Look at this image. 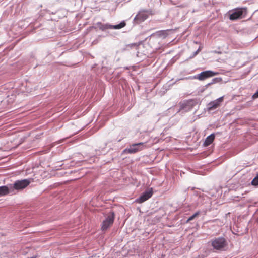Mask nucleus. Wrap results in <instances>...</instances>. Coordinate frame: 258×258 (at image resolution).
Wrapping results in <instances>:
<instances>
[{"label":"nucleus","instance_id":"f257e3e1","mask_svg":"<svg viewBox=\"0 0 258 258\" xmlns=\"http://www.w3.org/2000/svg\"><path fill=\"white\" fill-rule=\"evenodd\" d=\"M152 14V11L150 9H141L133 19L135 24H139L147 19Z\"/></svg>","mask_w":258,"mask_h":258},{"label":"nucleus","instance_id":"f03ea898","mask_svg":"<svg viewBox=\"0 0 258 258\" xmlns=\"http://www.w3.org/2000/svg\"><path fill=\"white\" fill-rule=\"evenodd\" d=\"M227 245V240L223 236L216 237L211 240V245L216 250H223Z\"/></svg>","mask_w":258,"mask_h":258},{"label":"nucleus","instance_id":"7ed1b4c3","mask_svg":"<svg viewBox=\"0 0 258 258\" xmlns=\"http://www.w3.org/2000/svg\"><path fill=\"white\" fill-rule=\"evenodd\" d=\"M199 102L196 99H190L184 101L180 104V108L177 112L182 111V113L189 111L195 106L198 105Z\"/></svg>","mask_w":258,"mask_h":258},{"label":"nucleus","instance_id":"20e7f679","mask_svg":"<svg viewBox=\"0 0 258 258\" xmlns=\"http://www.w3.org/2000/svg\"><path fill=\"white\" fill-rule=\"evenodd\" d=\"M31 179H25L22 180H18L15 181L13 184H10L12 186L13 193H14L15 190H22L26 188L31 183Z\"/></svg>","mask_w":258,"mask_h":258},{"label":"nucleus","instance_id":"39448f33","mask_svg":"<svg viewBox=\"0 0 258 258\" xmlns=\"http://www.w3.org/2000/svg\"><path fill=\"white\" fill-rule=\"evenodd\" d=\"M97 26L101 31H105L107 29H120L126 25L125 21H122L119 24L116 25H111L108 23L104 24L101 22H97Z\"/></svg>","mask_w":258,"mask_h":258},{"label":"nucleus","instance_id":"423d86ee","mask_svg":"<svg viewBox=\"0 0 258 258\" xmlns=\"http://www.w3.org/2000/svg\"><path fill=\"white\" fill-rule=\"evenodd\" d=\"M145 145L143 142L133 144L128 148L125 149L123 152L128 154H134L145 148Z\"/></svg>","mask_w":258,"mask_h":258},{"label":"nucleus","instance_id":"0eeeda50","mask_svg":"<svg viewBox=\"0 0 258 258\" xmlns=\"http://www.w3.org/2000/svg\"><path fill=\"white\" fill-rule=\"evenodd\" d=\"M219 74L218 72H214L211 70L203 71L199 74L195 76L194 78L198 79L200 81H203L208 78L212 77L214 76Z\"/></svg>","mask_w":258,"mask_h":258},{"label":"nucleus","instance_id":"6e6552de","mask_svg":"<svg viewBox=\"0 0 258 258\" xmlns=\"http://www.w3.org/2000/svg\"><path fill=\"white\" fill-rule=\"evenodd\" d=\"M114 220V212H111L106 217L105 220L103 221L101 230L102 231L106 230L113 223Z\"/></svg>","mask_w":258,"mask_h":258},{"label":"nucleus","instance_id":"1a4fd4ad","mask_svg":"<svg viewBox=\"0 0 258 258\" xmlns=\"http://www.w3.org/2000/svg\"><path fill=\"white\" fill-rule=\"evenodd\" d=\"M246 12L245 8H237L233 10L229 15V19L231 20H236L242 18L244 13Z\"/></svg>","mask_w":258,"mask_h":258},{"label":"nucleus","instance_id":"9d476101","mask_svg":"<svg viewBox=\"0 0 258 258\" xmlns=\"http://www.w3.org/2000/svg\"><path fill=\"white\" fill-rule=\"evenodd\" d=\"M224 96L220 97L218 99L211 101L207 105V110L208 111H212L216 109L219 107L221 103L223 101Z\"/></svg>","mask_w":258,"mask_h":258},{"label":"nucleus","instance_id":"9b49d317","mask_svg":"<svg viewBox=\"0 0 258 258\" xmlns=\"http://www.w3.org/2000/svg\"><path fill=\"white\" fill-rule=\"evenodd\" d=\"M153 195L152 188H150L145 191L140 197L136 200L138 203H142L148 200Z\"/></svg>","mask_w":258,"mask_h":258},{"label":"nucleus","instance_id":"f8f14e48","mask_svg":"<svg viewBox=\"0 0 258 258\" xmlns=\"http://www.w3.org/2000/svg\"><path fill=\"white\" fill-rule=\"evenodd\" d=\"M12 186L10 184L0 186V197L4 196L9 194H13Z\"/></svg>","mask_w":258,"mask_h":258},{"label":"nucleus","instance_id":"ddd939ff","mask_svg":"<svg viewBox=\"0 0 258 258\" xmlns=\"http://www.w3.org/2000/svg\"><path fill=\"white\" fill-rule=\"evenodd\" d=\"M215 137V135L214 133L211 134L208 136L205 139L203 143V146L205 147L208 146L210 145L214 141Z\"/></svg>","mask_w":258,"mask_h":258},{"label":"nucleus","instance_id":"4468645a","mask_svg":"<svg viewBox=\"0 0 258 258\" xmlns=\"http://www.w3.org/2000/svg\"><path fill=\"white\" fill-rule=\"evenodd\" d=\"M221 81H222V78L221 77L214 78L212 79L211 82L208 83L205 86L206 87H207L208 86H209L212 84L219 83V82H221Z\"/></svg>","mask_w":258,"mask_h":258},{"label":"nucleus","instance_id":"2eb2a0df","mask_svg":"<svg viewBox=\"0 0 258 258\" xmlns=\"http://www.w3.org/2000/svg\"><path fill=\"white\" fill-rule=\"evenodd\" d=\"M200 211H197V212H196L195 214H194L190 216L187 219V220L186 221V223H187L188 222H189L190 221L194 220V218H195L197 216H198L200 214Z\"/></svg>","mask_w":258,"mask_h":258},{"label":"nucleus","instance_id":"dca6fc26","mask_svg":"<svg viewBox=\"0 0 258 258\" xmlns=\"http://www.w3.org/2000/svg\"><path fill=\"white\" fill-rule=\"evenodd\" d=\"M251 184L253 186H258V172L257 173L255 177L252 179Z\"/></svg>","mask_w":258,"mask_h":258},{"label":"nucleus","instance_id":"f3484780","mask_svg":"<svg viewBox=\"0 0 258 258\" xmlns=\"http://www.w3.org/2000/svg\"><path fill=\"white\" fill-rule=\"evenodd\" d=\"M202 48V46H199V48L197 49V51H196L195 52H194L189 57V58L190 59H191V58H193L194 57H195L199 53V52L201 50Z\"/></svg>","mask_w":258,"mask_h":258},{"label":"nucleus","instance_id":"a211bd4d","mask_svg":"<svg viewBox=\"0 0 258 258\" xmlns=\"http://www.w3.org/2000/svg\"><path fill=\"white\" fill-rule=\"evenodd\" d=\"M257 98H258V90H257L256 92L252 95L253 99H256Z\"/></svg>","mask_w":258,"mask_h":258},{"label":"nucleus","instance_id":"6ab92c4d","mask_svg":"<svg viewBox=\"0 0 258 258\" xmlns=\"http://www.w3.org/2000/svg\"><path fill=\"white\" fill-rule=\"evenodd\" d=\"M202 200V198L200 196L197 198L198 205L200 204V203L201 202Z\"/></svg>","mask_w":258,"mask_h":258},{"label":"nucleus","instance_id":"aec40b11","mask_svg":"<svg viewBox=\"0 0 258 258\" xmlns=\"http://www.w3.org/2000/svg\"><path fill=\"white\" fill-rule=\"evenodd\" d=\"M46 12H47V13H49V14H55V12H51H51H50V11L49 10H46Z\"/></svg>","mask_w":258,"mask_h":258},{"label":"nucleus","instance_id":"412c9836","mask_svg":"<svg viewBox=\"0 0 258 258\" xmlns=\"http://www.w3.org/2000/svg\"><path fill=\"white\" fill-rule=\"evenodd\" d=\"M97 43V41H95V40H94V41H93L92 42V44H96Z\"/></svg>","mask_w":258,"mask_h":258},{"label":"nucleus","instance_id":"4be33fe9","mask_svg":"<svg viewBox=\"0 0 258 258\" xmlns=\"http://www.w3.org/2000/svg\"><path fill=\"white\" fill-rule=\"evenodd\" d=\"M214 52H215V53H217V54H220V53H221V52H219V51H214Z\"/></svg>","mask_w":258,"mask_h":258},{"label":"nucleus","instance_id":"5701e85b","mask_svg":"<svg viewBox=\"0 0 258 258\" xmlns=\"http://www.w3.org/2000/svg\"><path fill=\"white\" fill-rule=\"evenodd\" d=\"M121 141V139H119V140H118V142H119V141Z\"/></svg>","mask_w":258,"mask_h":258},{"label":"nucleus","instance_id":"b1692460","mask_svg":"<svg viewBox=\"0 0 258 258\" xmlns=\"http://www.w3.org/2000/svg\"><path fill=\"white\" fill-rule=\"evenodd\" d=\"M257 90H258V88H257Z\"/></svg>","mask_w":258,"mask_h":258}]
</instances>
